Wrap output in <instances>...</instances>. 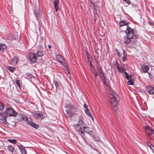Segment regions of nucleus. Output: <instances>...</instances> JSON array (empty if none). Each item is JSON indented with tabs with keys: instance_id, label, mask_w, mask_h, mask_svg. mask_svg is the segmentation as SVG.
I'll use <instances>...</instances> for the list:
<instances>
[{
	"instance_id": "1",
	"label": "nucleus",
	"mask_w": 154,
	"mask_h": 154,
	"mask_svg": "<svg viewBox=\"0 0 154 154\" xmlns=\"http://www.w3.org/2000/svg\"><path fill=\"white\" fill-rule=\"evenodd\" d=\"M125 32L126 36L123 38L124 42L126 44H128L130 42H133V43H136L137 41L138 36H134L133 29L127 26Z\"/></svg>"
},
{
	"instance_id": "2",
	"label": "nucleus",
	"mask_w": 154,
	"mask_h": 154,
	"mask_svg": "<svg viewBox=\"0 0 154 154\" xmlns=\"http://www.w3.org/2000/svg\"><path fill=\"white\" fill-rule=\"evenodd\" d=\"M66 116L71 118L73 116L76 115L77 111L75 107L72 105L68 104L66 105Z\"/></svg>"
},
{
	"instance_id": "3",
	"label": "nucleus",
	"mask_w": 154,
	"mask_h": 154,
	"mask_svg": "<svg viewBox=\"0 0 154 154\" xmlns=\"http://www.w3.org/2000/svg\"><path fill=\"white\" fill-rule=\"evenodd\" d=\"M119 100V96L117 97H111L110 102L111 105L115 111L118 110L117 107L116 106Z\"/></svg>"
},
{
	"instance_id": "4",
	"label": "nucleus",
	"mask_w": 154,
	"mask_h": 154,
	"mask_svg": "<svg viewBox=\"0 0 154 154\" xmlns=\"http://www.w3.org/2000/svg\"><path fill=\"white\" fill-rule=\"evenodd\" d=\"M56 58L58 61L60 63L65 69H67L68 66L66 61L64 60L63 57L60 54H57Z\"/></svg>"
},
{
	"instance_id": "5",
	"label": "nucleus",
	"mask_w": 154,
	"mask_h": 154,
	"mask_svg": "<svg viewBox=\"0 0 154 154\" xmlns=\"http://www.w3.org/2000/svg\"><path fill=\"white\" fill-rule=\"evenodd\" d=\"M23 119L24 121L28 122L29 125L37 129L38 128V125H36L34 123L32 122V119L31 118H28L26 116H25L23 117Z\"/></svg>"
},
{
	"instance_id": "6",
	"label": "nucleus",
	"mask_w": 154,
	"mask_h": 154,
	"mask_svg": "<svg viewBox=\"0 0 154 154\" xmlns=\"http://www.w3.org/2000/svg\"><path fill=\"white\" fill-rule=\"evenodd\" d=\"M6 112L9 116H14L17 114V112L13 109L11 108H8L6 109Z\"/></svg>"
},
{
	"instance_id": "7",
	"label": "nucleus",
	"mask_w": 154,
	"mask_h": 154,
	"mask_svg": "<svg viewBox=\"0 0 154 154\" xmlns=\"http://www.w3.org/2000/svg\"><path fill=\"white\" fill-rule=\"evenodd\" d=\"M7 114L5 112H4L0 114V122L6 124L7 121L6 118Z\"/></svg>"
},
{
	"instance_id": "8",
	"label": "nucleus",
	"mask_w": 154,
	"mask_h": 154,
	"mask_svg": "<svg viewBox=\"0 0 154 154\" xmlns=\"http://www.w3.org/2000/svg\"><path fill=\"white\" fill-rule=\"evenodd\" d=\"M29 60L32 63H35L37 61V57L36 54L34 53H31L29 55Z\"/></svg>"
},
{
	"instance_id": "9",
	"label": "nucleus",
	"mask_w": 154,
	"mask_h": 154,
	"mask_svg": "<svg viewBox=\"0 0 154 154\" xmlns=\"http://www.w3.org/2000/svg\"><path fill=\"white\" fill-rule=\"evenodd\" d=\"M146 128V133L148 137L151 138L154 137V130L150 129L149 127H147Z\"/></svg>"
},
{
	"instance_id": "10",
	"label": "nucleus",
	"mask_w": 154,
	"mask_h": 154,
	"mask_svg": "<svg viewBox=\"0 0 154 154\" xmlns=\"http://www.w3.org/2000/svg\"><path fill=\"white\" fill-rule=\"evenodd\" d=\"M146 89L150 94H154V88L150 86H147L146 87Z\"/></svg>"
},
{
	"instance_id": "11",
	"label": "nucleus",
	"mask_w": 154,
	"mask_h": 154,
	"mask_svg": "<svg viewBox=\"0 0 154 154\" xmlns=\"http://www.w3.org/2000/svg\"><path fill=\"white\" fill-rule=\"evenodd\" d=\"M18 60V57L17 56L14 57L12 60L10 61V63L13 65H16L17 64Z\"/></svg>"
},
{
	"instance_id": "12",
	"label": "nucleus",
	"mask_w": 154,
	"mask_h": 154,
	"mask_svg": "<svg viewBox=\"0 0 154 154\" xmlns=\"http://www.w3.org/2000/svg\"><path fill=\"white\" fill-rule=\"evenodd\" d=\"M83 128L84 131L88 133L91 135H92V134H93V133L90 128L84 126H83Z\"/></svg>"
},
{
	"instance_id": "13",
	"label": "nucleus",
	"mask_w": 154,
	"mask_h": 154,
	"mask_svg": "<svg viewBox=\"0 0 154 154\" xmlns=\"http://www.w3.org/2000/svg\"><path fill=\"white\" fill-rule=\"evenodd\" d=\"M74 127L77 131L80 132L82 134H84L83 131H82V127L80 126V125L78 124L75 125L74 126Z\"/></svg>"
},
{
	"instance_id": "14",
	"label": "nucleus",
	"mask_w": 154,
	"mask_h": 154,
	"mask_svg": "<svg viewBox=\"0 0 154 154\" xmlns=\"http://www.w3.org/2000/svg\"><path fill=\"white\" fill-rule=\"evenodd\" d=\"M85 112L86 114L88 116L89 118H91L92 120L93 121L94 119L92 115L90 113V111L89 109L87 108L85 111Z\"/></svg>"
},
{
	"instance_id": "15",
	"label": "nucleus",
	"mask_w": 154,
	"mask_h": 154,
	"mask_svg": "<svg viewBox=\"0 0 154 154\" xmlns=\"http://www.w3.org/2000/svg\"><path fill=\"white\" fill-rule=\"evenodd\" d=\"M59 2V0H55L53 2V3L54 5V7L56 12H57L59 9L58 6V4Z\"/></svg>"
},
{
	"instance_id": "16",
	"label": "nucleus",
	"mask_w": 154,
	"mask_h": 154,
	"mask_svg": "<svg viewBox=\"0 0 154 154\" xmlns=\"http://www.w3.org/2000/svg\"><path fill=\"white\" fill-rule=\"evenodd\" d=\"M7 46L4 44L0 43V52H4Z\"/></svg>"
},
{
	"instance_id": "17",
	"label": "nucleus",
	"mask_w": 154,
	"mask_h": 154,
	"mask_svg": "<svg viewBox=\"0 0 154 154\" xmlns=\"http://www.w3.org/2000/svg\"><path fill=\"white\" fill-rule=\"evenodd\" d=\"M116 68L118 70V71L122 73H124L123 69L121 67L120 65L119 64H117L116 65Z\"/></svg>"
},
{
	"instance_id": "18",
	"label": "nucleus",
	"mask_w": 154,
	"mask_h": 154,
	"mask_svg": "<svg viewBox=\"0 0 154 154\" xmlns=\"http://www.w3.org/2000/svg\"><path fill=\"white\" fill-rule=\"evenodd\" d=\"M128 23H129L127 21L122 20L119 22V25L120 26H127Z\"/></svg>"
},
{
	"instance_id": "19",
	"label": "nucleus",
	"mask_w": 154,
	"mask_h": 154,
	"mask_svg": "<svg viewBox=\"0 0 154 154\" xmlns=\"http://www.w3.org/2000/svg\"><path fill=\"white\" fill-rule=\"evenodd\" d=\"M149 69V67L148 66L144 65L142 67V70L145 72H147Z\"/></svg>"
},
{
	"instance_id": "20",
	"label": "nucleus",
	"mask_w": 154,
	"mask_h": 154,
	"mask_svg": "<svg viewBox=\"0 0 154 154\" xmlns=\"http://www.w3.org/2000/svg\"><path fill=\"white\" fill-rule=\"evenodd\" d=\"M54 84L55 86L56 89H58L59 88V87L60 85V83L57 82L56 81L54 82Z\"/></svg>"
},
{
	"instance_id": "21",
	"label": "nucleus",
	"mask_w": 154,
	"mask_h": 154,
	"mask_svg": "<svg viewBox=\"0 0 154 154\" xmlns=\"http://www.w3.org/2000/svg\"><path fill=\"white\" fill-rule=\"evenodd\" d=\"M84 118L82 116H80L79 117V120L78 121V125H82L83 122V119Z\"/></svg>"
},
{
	"instance_id": "22",
	"label": "nucleus",
	"mask_w": 154,
	"mask_h": 154,
	"mask_svg": "<svg viewBox=\"0 0 154 154\" xmlns=\"http://www.w3.org/2000/svg\"><path fill=\"white\" fill-rule=\"evenodd\" d=\"M34 116L36 118H41L43 117V115L42 114L37 113L36 112H35L34 114Z\"/></svg>"
},
{
	"instance_id": "23",
	"label": "nucleus",
	"mask_w": 154,
	"mask_h": 154,
	"mask_svg": "<svg viewBox=\"0 0 154 154\" xmlns=\"http://www.w3.org/2000/svg\"><path fill=\"white\" fill-rule=\"evenodd\" d=\"M109 93L110 94L112 95L111 97H118V96H119L116 93H115L114 92L112 91H110Z\"/></svg>"
},
{
	"instance_id": "24",
	"label": "nucleus",
	"mask_w": 154,
	"mask_h": 154,
	"mask_svg": "<svg viewBox=\"0 0 154 154\" xmlns=\"http://www.w3.org/2000/svg\"><path fill=\"white\" fill-rule=\"evenodd\" d=\"M8 141L10 142V143L15 144L17 143V141L15 139H8Z\"/></svg>"
},
{
	"instance_id": "25",
	"label": "nucleus",
	"mask_w": 154,
	"mask_h": 154,
	"mask_svg": "<svg viewBox=\"0 0 154 154\" xmlns=\"http://www.w3.org/2000/svg\"><path fill=\"white\" fill-rule=\"evenodd\" d=\"M8 148L10 151L12 152H13L14 148L13 146L9 145L8 146Z\"/></svg>"
},
{
	"instance_id": "26",
	"label": "nucleus",
	"mask_w": 154,
	"mask_h": 154,
	"mask_svg": "<svg viewBox=\"0 0 154 154\" xmlns=\"http://www.w3.org/2000/svg\"><path fill=\"white\" fill-rule=\"evenodd\" d=\"M38 56L39 57H42L44 55L43 52L42 51H38L37 53Z\"/></svg>"
},
{
	"instance_id": "27",
	"label": "nucleus",
	"mask_w": 154,
	"mask_h": 154,
	"mask_svg": "<svg viewBox=\"0 0 154 154\" xmlns=\"http://www.w3.org/2000/svg\"><path fill=\"white\" fill-rule=\"evenodd\" d=\"M124 73L125 75V76H126V79L128 80H129V79H131V76L130 75H128L126 71H124Z\"/></svg>"
},
{
	"instance_id": "28",
	"label": "nucleus",
	"mask_w": 154,
	"mask_h": 154,
	"mask_svg": "<svg viewBox=\"0 0 154 154\" xmlns=\"http://www.w3.org/2000/svg\"><path fill=\"white\" fill-rule=\"evenodd\" d=\"M97 69L98 71L100 73V75L101 74H103V71L102 69V68L100 66H99L97 67Z\"/></svg>"
},
{
	"instance_id": "29",
	"label": "nucleus",
	"mask_w": 154,
	"mask_h": 154,
	"mask_svg": "<svg viewBox=\"0 0 154 154\" xmlns=\"http://www.w3.org/2000/svg\"><path fill=\"white\" fill-rule=\"evenodd\" d=\"M94 18L95 21L97 19L98 17V14H97V12H95V11L94 12Z\"/></svg>"
},
{
	"instance_id": "30",
	"label": "nucleus",
	"mask_w": 154,
	"mask_h": 154,
	"mask_svg": "<svg viewBox=\"0 0 154 154\" xmlns=\"http://www.w3.org/2000/svg\"><path fill=\"white\" fill-rule=\"evenodd\" d=\"M93 134H92V135H91L93 137V138H94V140L95 141H98L99 140V138L97 136H94L93 135Z\"/></svg>"
},
{
	"instance_id": "31",
	"label": "nucleus",
	"mask_w": 154,
	"mask_h": 154,
	"mask_svg": "<svg viewBox=\"0 0 154 154\" xmlns=\"http://www.w3.org/2000/svg\"><path fill=\"white\" fill-rule=\"evenodd\" d=\"M35 16H36L37 17H38L39 14V10L38 9H37V10H35Z\"/></svg>"
},
{
	"instance_id": "32",
	"label": "nucleus",
	"mask_w": 154,
	"mask_h": 154,
	"mask_svg": "<svg viewBox=\"0 0 154 154\" xmlns=\"http://www.w3.org/2000/svg\"><path fill=\"white\" fill-rule=\"evenodd\" d=\"M8 69L11 72H14L15 70V68L14 67L8 66Z\"/></svg>"
},
{
	"instance_id": "33",
	"label": "nucleus",
	"mask_w": 154,
	"mask_h": 154,
	"mask_svg": "<svg viewBox=\"0 0 154 154\" xmlns=\"http://www.w3.org/2000/svg\"><path fill=\"white\" fill-rule=\"evenodd\" d=\"M4 108V104L1 102H0V110H2Z\"/></svg>"
},
{
	"instance_id": "34",
	"label": "nucleus",
	"mask_w": 154,
	"mask_h": 154,
	"mask_svg": "<svg viewBox=\"0 0 154 154\" xmlns=\"http://www.w3.org/2000/svg\"><path fill=\"white\" fill-rule=\"evenodd\" d=\"M20 80H19L17 79L16 80L15 82L17 85V86L20 88Z\"/></svg>"
},
{
	"instance_id": "35",
	"label": "nucleus",
	"mask_w": 154,
	"mask_h": 154,
	"mask_svg": "<svg viewBox=\"0 0 154 154\" xmlns=\"http://www.w3.org/2000/svg\"><path fill=\"white\" fill-rule=\"evenodd\" d=\"M127 58V56H126L125 55H124L122 57V61H125L127 60L126 59Z\"/></svg>"
},
{
	"instance_id": "36",
	"label": "nucleus",
	"mask_w": 154,
	"mask_h": 154,
	"mask_svg": "<svg viewBox=\"0 0 154 154\" xmlns=\"http://www.w3.org/2000/svg\"><path fill=\"white\" fill-rule=\"evenodd\" d=\"M19 149L21 154H23V151H24V150H26V149L23 148H20L19 147Z\"/></svg>"
},
{
	"instance_id": "37",
	"label": "nucleus",
	"mask_w": 154,
	"mask_h": 154,
	"mask_svg": "<svg viewBox=\"0 0 154 154\" xmlns=\"http://www.w3.org/2000/svg\"><path fill=\"white\" fill-rule=\"evenodd\" d=\"M128 84L129 85H134L133 82L131 81H128Z\"/></svg>"
},
{
	"instance_id": "38",
	"label": "nucleus",
	"mask_w": 154,
	"mask_h": 154,
	"mask_svg": "<svg viewBox=\"0 0 154 154\" xmlns=\"http://www.w3.org/2000/svg\"><path fill=\"white\" fill-rule=\"evenodd\" d=\"M91 71L94 74L97 73V71L96 70L94 69V67H93V68L92 69Z\"/></svg>"
},
{
	"instance_id": "39",
	"label": "nucleus",
	"mask_w": 154,
	"mask_h": 154,
	"mask_svg": "<svg viewBox=\"0 0 154 154\" xmlns=\"http://www.w3.org/2000/svg\"><path fill=\"white\" fill-rule=\"evenodd\" d=\"M151 149L152 151L154 153V146L153 145H151V146L149 147Z\"/></svg>"
},
{
	"instance_id": "40",
	"label": "nucleus",
	"mask_w": 154,
	"mask_h": 154,
	"mask_svg": "<svg viewBox=\"0 0 154 154\" xmlns=\"http://www.w3.org/2000/svg\"><path fill=\"white\" fill-rule=\"evenodd\" d=\"M100 77L102 78V79L104 81V82H106V79L104 76H102V77Z\"/></svg>"
},
{
	"instance_id": "41",
	"label": "nucleus",
	"mask_w": 154,
	"mask_h": 154,
	"mask_svg": "<svg viewBox=\"0 0 154 154\" xmlns=\"http://www.w3.org/2000/svg\"><path fill=\"white\" fill-rule=\"evenodd\" d=\"M147 145L149 147L150 146H151V145H152V144L150 143H149V142H147Z\"/></svg>"
},
{
	"instance_id": "42",
	"label": "nucleus",
	"mask_w": 154,
	"mask_h": 154,
	"mask_svg": "<svg viewBox=\"0 0 154 154\" xmlns=\"http://www.w3.org/2000/svg\"><path fill=\"white\" fill-rule=\"evenodd\" d=\"M125 2H126L127 3L129 4L130 2V1L129 0H123Z\"/></svg>"
},
{
	"instance_id": "43",
	"label": "nucleus",
	"mask_w": 154,
	"mask_h": 154,
	"mask_svg": "<svg viewBox=\"0 0 154 154\" xmlns=\"http://www.w3.org/2000/svg\"><path fill=\"white\" fill-rule=\"evenodd\" d=\"M123 54L124 55H125L126 56H127V54L125 52V50H123Z\"/></svg>"
},
{
	"instance_id": "44",
	"label": "nucleus",
	"mask_w": 154,
	"mask_h": 154,
	"mask_svg": "<svg viewBox=\"0 0 154 154\" xmlns=\"http://www.w3.org/2000/svg\"><path fill=\"white\" fill-rule=\"evenodd\" d=\"M94 75L95 76V78L96 79L97 76V72L95 74H94Z\"/></svg>"
},
{
	"instance_id": "45",
	"label": "nucleus",
	"mask_w": 154,
	"mask_h": 154,
	"mask_svg": "<svg viewBox=\"0 0 154 154\" xmlns=\"http://www.w3.org/2000/svg\"><path fill=\"white\" fill-rule=\"evenodd\" d=\"M84 108H87L88 107V106L86 105V103H85L84 104Z\"/></svg>"
},
{
	"instance_id": "46",
	"label": "nucleus",
	"mask_w": 154,
	"mask_h": 154,
	"mask_svg": "<svg viewBox=\"0 0 154 154\" xmlns=\"http://www.w3.org/2000/svg\"><path fill=\"white\" fill-rule=\"evenodd\" d=\"M23 153H24V154H27L26 150H24V151H23Z\"/></svg>"
},
{
	"instance_id": "47",
	"label": "nucleus",
	"mask_w": 154,
	"mask_h": 154,
	"mask_svg": "<svg viewBox=\"0 0 154 154\" xmlns=\"http://www.w3.org/2000/svg\"><path fill=\"white\" fill-rule=\"evenodd\" d=\"M104 73L103 72V74H101V75H100V77H102V76H104Z\"/></svg>"
},
{
	"instance_id": "48",
	"label": "nucleus",
	"mask_w": 154,
	"mask_h": 154,
	"mask_svg": "<svg viewBox=\"0 0 154 154\" xmlns=\"http://www.w3.org/2000/svg\"><path fill=\"white\" fill-rule=\"evenodd\" d=\"M48 47L49 48H50L51 47V46L50 45H48Z\"/></svg>"
},
{
	"instance_id": "49",
	"label": "nucleus",
	"mask_w": 154,
	"mask_h": 154,
	"mask_svg": "<svg viewBox=\"0 0 154 154\" xmlns=\"http://www.w3.org/2000/svg\"><path fill=\"white\" fill-rule=\"evenodd\" d=\"M120 53L119 52H118L117 55L118 56H119Z\"/></svg>"
},
{
	"instance_id": "50",
	"label": "nucleus",
	"mask_w": 154,
	"mask_h": 154,
	"mask_svg": "<svg viewBox=\"0 0 154 154\" xmlns=\"http://www.w3.org/2000/svg\"><path fill=\"white\" fill-rule=\"evenodd\" d=\"M90 65H91V66L92 67V66H93V65H92V63H90Z\"/></svg>"
},
{
	"instance_id": "51",
	"label": "nucleus",
	"mask_w": 154,
	"mask_h": 154,
	"mask_svg": "<svg viewBox=\"0 0 154 154\" xmlns=\"http://www.w3.org/2000/svg\"><path fill=\"white\" fill-rule=\"evenodd\" d=\"M86 54H87V56H88V55L89 54H88L87 52V53H86Z\"/></svg>"
}]
</instances>
